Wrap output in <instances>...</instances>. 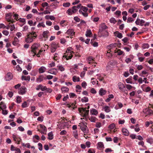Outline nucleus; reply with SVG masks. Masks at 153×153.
<instances>
[{
  "label": "nucleus",
  "mask_w": 153,
  "mask_h": 153,
  "mask_svg": "<svg viewBox=\"0 0 153 153\" xmlns=\"http://www.w3.org/2000/svg\"><path fill=\"white\" fill-rule=\"evenodd\" d=\"M82 102H86L88 101V99L87 97H84L81 100Z\"/></svg>",
  "instance_id": "obj_43"
},
{
  "label": "nucleus",
  "mask_w": 153,
  "mask_h": 153,
  "mask_svg": "<svg viewBox=\"0 0 153 153\" xmlns=\"http://www.w3.org/2000/svg\"><path fill=\"white\" fill-rule=\"evenodd\" d=\"M127 83L132 84V77L129 78L126 80Z\"/></svg>",
  "instance_id": "obj_36"
},
{
  "label": "nucleus",
  "mask_w": 153,
  "mask_h": 153,
  "mask_svg": "<svg viewBox=\"0 0 153 153\" xmlns=\"http://www.w3.org/2000/svg\"><path fill=\"white\" fill-rule=\"evenodd\" d=\"M138 144L139 145H141L142 147L144 146V142L143 141L139 142Z\"/></svg>",
  "instance_id": "obj_62"
},
{
  "label": "nucleus",
  "mask_w": 153,
  "mask_h": 153,
  "mask_svg": "<svg viewBox=\"0 0 153 153\" xmlns=\"http://www.w3.org/2000/svg\"><path fill=\"white\" fill-rule=\"evenodd\" d=\"M110 22L111 23L115 24L116 22L117 21L114 18H112L110 19Z\"/></svg>",
  "instance_id": "obj_44"
},
{
  "label": "nucleus",
  "mask_w": 153,
  "mask_h": 153,
  "mask_svg": "<svg viewBox=\"0 0 153 153\" xmlns=\"http://www.w3.org/2000/svg\"><path fill=\"white\" fill-rule=\"evenodd\" d=\"M85 35L87 37H90L91 35H92L91 31L90 30H87Z\"/></svg>",
  "instance_id": "obj_29"
},
{
  "label": "nucleus",
  "mask_w": 153,
  "mask_h": 153,
  "mask_svg": "<svg viewBox=\"0 0 153 153\" xmlns=\"http://www.w3.org/2000/svg\"><path fill=\"white\" fill-rule=\"evenodd\" d=\"M30 76H22V80H25L26 81H29L30 79Z\"/></svg>",
  "instance_id": "obj_17"
},
{
  "label": "nucleus",
  "mask_w": 153,
  "mask_h": 153,
  "mask_svg": "<svg viewBox=\"0 0 153 153\" xmlns=\"http://www.w3.org/2000/svg\"><path fill=\"white\" fill-rule=\"evenodd\" d=\"M26 88L24 86H22L20 88L19 93L21 94H23L26 92Z\"/></svg>",
  "instance_id": "obj_7"
},
{
  "label": "nucleus",
  "mask_w": 153,
  "mask_h": 153,
  "mask_svg": "<svg viewBox=\"0 0 153 153\" xmlns=\"http://www.w3.org/2000/svg\"><path fill=\"white\" fill-rule=\"evenodd\" d=\"M118 87L119 89L122 91L125 94H128L127 90L125 88L124 85L121 82H119L118 84Z\"/></svg>",
  "instance_id": "obj_2"
},
{
  "label": "nucleus",
  "mask_w": 153,
  "mask_h": 153,
  "mask_svg": "<svg viewBox=\"0 0 153 153\" xmlns=\"http://www.w3.org/2000/svg\"><path fill=\"white\" fill-rule=\"evenodd\" d=\"M46 70V68L42 66L39 69V73H42L44 72Z\"/></svg>",
  "instance_id": "obj_20"
},
{
  "label": "nucleus",
  "mask_w": 153,
  "mask_h": 153,
  "mask_svg": "<svg viewBox=\"0 0 153 153\" xmlns=\"http://www.w3.org/2000/svg\"><path fill=\"white\" fill-rule=\"evenodd\" d=\"M79 12L80 13L82 14L84 16L86 17L88 16V14L86 12H83L81 10H79Z\"/></svg>",
  "instance_id": "obj_33"
},
{
  "label": "nucleus",
  "mask_w": 153,
  "mask_h": 153,
  "mask_svg": "<svg viewBox=\"0 0 153 153\" xmlns=\"http://www.w3.org/2000/svg\"><path fill=\"white\" fill-rule=\"evenodd\" d=\"M6 20L8 22L11 21V16L10 14H7L6 15Z\"/></svg>",
  "instance_id": "obj_28"
},
{
  "label": "nucleus",
  "mask_w": 153,
  "mask_h": 153,
  "mask_svg": "<svg viewBox=\"0 0 153 153\" xmlns=\"http://www.w3.org/2000/svg\"><path fill=\"white\" fill-rule=\"evenodd\" d=\"M0 108L1 109L3 110L6 108V105L2 102L0 103Z\"/></svg>",
  "instance_id": "obj_22"
},
{
  "label": "nucleus",
  "mask_w": 153,
  "mask_h": 153,
  "mask_svg": "<svg viewBox=\"0 0 153 153\" xmlns=\"http://www.w3.org/2000/svg\"><path fill=\"white\" fill-rule=\"evenodd\" d=\"M80 10H83L84 12H86L88 10V9L87 8L85 7H83L82 6V7H81Z\"/></svg>",
  "instance_id": "obj_48"
},
{
  "label": "nucleus",
  "mask_w": 153,
  "mask_h": 153,
  "mask_svg": "<svg viewBox=\"0 0 153 153\" xmlns=\"http://www.w3.org/2000/svg\"><path fill=\"white\" fill-rule=\"evenodd\" d=\"M55 66V64L54 62H52L51 63L49 64V67L51 68Z\"/></svg>",
  "instance_id": "obj_47"
},
{
  "label": "nucleus",
  "mask_w": 153,
  "mask_h": 153,
  "mask_svg": "<svg viewBox=\"0 0 153 153\" xmlns=\"http://www.w3.org/2000/svg\"><path fill=\"white\" fill-rule=\"evenodd\" d=\"M142 47L143 49L148 48L149 47V45L148 44H144L143 45Z\"/></svg>",
  "instance_id": "obj_45"
},
{
  "label": "nucleus",
  "mask_w": 153,
  "mask_h": 153,
  "mask_svg": "<svg viewBox=\"0 0 153 153\" xmlns=\"http://www.w3.org/2000/svg\"><path fill=\"white\" fill-rule=\"evenodd\" d=\"M10 26L11 27V28H10V30L11 31L13 30L15 28V27L14 25V24L11 25H10Z\"/></svg>",
  "instance_id": "obj_61"
},
{
  "label": "nucleus",
  "mask_w": 153,
  "mask_h": 153,
  "mask_svg": "<svg viewBox=\"0 0 153 153\" xmlns=\"http://www.w3.org/2000/svg\"><path fill=\"white\" fill-rule=\"evenodd\" d=\"M97 147L98 149H100L104 147V145L102 143L100 142L97 143Z\"/></svg>",
  "instance_id": "obj_26"
},
{
  "label": "nucleus",
  "mask_w": 153,
  "mask_h": 153,
  "mask_svg": "<svg viewBox=\"0 0 153 153\" xmlns=\"http://www.w3.org/2000/svg\"><path fill=\"white\" fill-rule=\"evenodd\" d=\"M115 125L114 123L111 124L109 126V128L111 129H113L115 127Z\"/></svg>",
  "instance_id": "obj_49"
},
{
  "label": "nucleus",
  "mask_w": 153,
  "mask_h": 153,
  "mask_svg": "<svg viewBox=\"0 0 153 153\" xmlns=\"http://www.w3.org/2000/svg\"><path fill=\"white\" fill-rule=\"evenodd\" d=\"M126 88L128 90L131 89L132 88V86L129 84L126 85Z\"/></svg>",
  "instance_id": "obj_57"
},
{
  "label": "nucleus",
  "mask_w": 153,
  "mask_h": 153,
  "mask_svg": "<svg viewBox=\"0 0 153 153\" xmlns=\"http://www.w3.org/2000/svg\"><path fill=\"white\" fill-rule=\"evenodd\" d=\"M143 113L147 115H149V112L148 111V108H146L143 110Z\"/></svg>",
  "instance_id": "obj_34"
},
{
  "label": "nucleus",
  "mask_w": 153,
  "mask_h": 153,
  "mask_svg": "<svg viewBox=\"0 0 153 153\" xmlns=\"http://www.w3.org/2000/svg\"><path fill=\"white\" fill-rule=\"evenodd\" d=\"M74 19L76 22H79L80 21V19L77 16L74 17Z\"/></svg>",
  "instance_id": "obj_63"
},
{
  "label": "nucleus",
  "mask_w": 153,
  "mask_h": 153,
  "mask_svg": "<svg viewBox=\"0 0 153 153\" xmlns=\"http://www.w3.org/2000/svg\"><path fill=\"white\" fill-rule=\"evenodd\" d=\"M49 33V31L48 30L44 31L42 34L43 37L46 39H48V34Z\"/></svg>",
  "instance_id": "obj_12"
},
{
  "label": "nucleus",
  "mask_w": 153,
  "mask_h": 153,
  "mask_svg": "<svg viewBox=\"0 0 153 153\" xmlns=\"http://www.w3.org/2000/svg\"><path fill=\"white\" fill-rule=\"evenodd\" d=\"M47 89V88L45 86H43L42 85L41 90L42 91H44Z\"/></svg>",
  "instance_id": "obj_60"
},
{
  "label": "nucleus",
  "mask_w": 153,
  "mask_h": 153,
  "mask_svg": "<svg viewBox=\"0 0 153 153\" xmlns=\"http://www.w3.org/2000/svg\"><path fill=\"white\" fill-rule=\"evenodd\" d=\"M14 1L16 2H19L20 4H21L22 3H24L25 2V0H14Z\"/></svg>",
  "instance_id": "obj_59"
},
{
  "label": "nucleus",
  "mask_w": 153,
  "mask_h": 153,
  "mask_svg": "<svg viewBox=\"0 0 153 153\" xmlns=\"http://www.w3.org/2000/svg\"><path fill=\"white\" fill-rule=\"evenodd\" d=\"M103 108L104 109V111L106 113L109 112L111 111V109L108 106H105Z\"/></svg>",
  "instance_id": "obj_23"
},
{
  "label": "nucleus",
  "mask_w": 153,
  "mask_h": 153,
  "mask_svg": "<svg viewBox=\"0 0 153 153\" xmlns=\"http://www.w3.org/2000/svg\"><path fill=\"white\" fill-rule=\"evenodd\" d=\"M40 127L44 131H47V128H46V127L44 125L40 124Z\"/></svg>",
  "instance_id": "obj_52"
},
{
  "label": "nucleus",
  "mask_w": 153,
  "mask_h": 153,
  "mask_svg": "<svg viewBox=\"0 0 153 153\" xmlns=\"http://www.w3.org/2000/svg\"><path fill=\"white\" fill-rule=\"evenodd\" d=\"M26 67L27 70L30 71L32 68L31 64L30 63H29Z\"/></svg>",
  "instance_id": "obj_39"
},
{
  "label": "nucleus",
  "mask_w": 153,
  "mask_h": 153,
  "mask_svg": "<svg viewBox=\"0 0 153 153\" xmlns=\"http://www.w3.org/2000/svg\"><path fill=\"white\" fill-rule=\"evenodd\" d=\"M57 67L58 68V69L61 71H64L65 69L61 65H59L57 66Z\"/></svg>",
  "instance_id": "obj_32"
},
{
  "label": "nucleus",
  "mask_w": 153,
  "mask_h": 153,
  "mask_svg": "<svg viewBox=\"0 0 153 153\" xmlns=\"http://www.w3.org/2000/svg\"><path fill=\"white\" fill-rule=\"evenodd\" d=\"M45 18L46 19H51L52 20H54L55 17L53 16L46 15L45 16Z\"/></svg>",
  "instance_id": "obj_14"
},
{
  "label": "nucleus",
  "mask_w": 153,
  "mask_h": 153,
  "mask_svg": "<svg viewBox=\"0 0 153 153\" xmlns=\"http://www.w3.org/2000/svg\"><path fill=\"white\" fill-rule=\"evenodd\" d=\"M44 79L43 76L42 75L40 76L39 77L37 78L36 81L37 82H40L42 81Z\"/></svg>",
  "instance_id": "obj_16"
},
{
  "label": "nucleus",
  "mask_w": 153,
  "mask_h": 153,
  "mask_svg": "<svg viewBox=\"0 0 153 153\" xmlns=\"http://www.w3.org/2000/svg\"><path fill=\"white\" fill-rule=\"evenodd\" d=\"M114 52L117 53L118 55H120L123 54V52L120 50H115Z\"/></svg>",
  "instance_id": "obj_35"
},
{
  "label": "nucleus",
  "mask_w": 153,
  "mask_h": 153,
  "mask_svg": "<svg viewBox=\"0 0 153 153\" xmlns=\"http://www.w3.org/2000/svg\"><path fill=\"white\" fill-rule=\"evenodd\" d=\"M99 93L100 95L102 96L105 95L106 93V91L103 88H101L100 90Z\"/></svg>",
  "instance_id": "obj_18"
},
{
  "label": "nucleus",
  "mask_w": 153,
  "mask_h": 153,
  "mask_svg": "<svg viewBox=\"0 0 153 153\" xmlns=\"http://www.w3.org/2000/svg\"><path fill=\"white\" fill-rule=\"evenodd\" d=\"M21 102V99L20 97L18 96L16 98V102L17 103H19Z\"/></svg>",
  "instance_id": "obj_50"
},
{
  "label": "nucleus",
  "mask_w": 153,
  "mask_h": 153,
  "mask_svg": "<svg viewBox=\"0 0 153 153\" xmlns=\"http://www.w3.org/2000/svg\"><path fill=\"white\" fill-rule=\"evenodd\" d=\"M27 37L25 39V41L28 43H30L33 42L34 39L33 37H32L30 35H27Z\"/></svg>",
  "instance_id": "obj_6"
},
{
  "label": "nucleus",
  "mask_w": 153,
  "mask_h": 153,
  "mask_svg": "<svg viewBox=\"0 0 153 153\" xmlns=\"http://www.w3.org/2000/svg\"><path fill=\"white\" fill-rule=\"evenodd\" d=\"M48 139L50 140H52L53 138V134L52 132H49L48 134Z\"/></svg>",
  "instance_id": "obj_24"
},
{
  "label": "nucleus",
  "mask_w": 153,
  "mask_h": 153,
  "mask_svg": "<svg viewBox=\"0 0 153 153\" xmlns=\"http://www.w3.org/2000/svg\"><path fill=\"white\" fill-rule=\"evenodd\" d=\"M96 118L94 117H90L89 119L90 120V121L93 122H95L96 121Z\"/></svg>",
  "instance_id": "obj_40"
},
{
  "label": "nucleus",
  "mask_w": 153,
  "mask_h": 153,
  "mask_svg": "<svg viewBox=\"0 0 153 153\" xmlns=\"http://www.w3.org/2000/svg\"><path fill=\"white\" fill-rule=\"evenodd\" d=\"M61 90L62 92H66L69 91V89L67 87H63L62 88Z\"/></svg>",
  "instance_id": "obj_31"
},
{
  "label": "nucleus",
  "mask_w": 153,
  "mask_h": 153,
  "mask_svg": "<svg viewBox=\"0 0 153 153\" xmlns=\"http://www.w3.org/2000/svg\"><path fill=\"white\" fill-rule=\"evenodd\" d=\"M73 81L74 82H79L80 80V78L79 77L76 76H73L72 78Z\"/></svg>",
  "instance_id": "obj_21"
},
{
  "label": "nucleus",
  "mask_w": 153,
  "mask_h": 153,
  "mask_svg": "<svg viewBox=\"0 0 153 153\" xmlns=\"http://www.w3.org/2000/svg\"><path fill=\"white\" fill-rule=\"evenodd\" d=\"M72 49L71 48H68L67 49V51H66V53H71H71L72 52H73L72 51Z\"/></svg>",
  "instance_id": "obj_51"
},
{
  "label": "nucleus",
  "mask_w": 153,
  "mask_h": 153,
  "mask_svg": "<svg viewBox=\"0 0 153 153\" xmlns=\"http://www.w3.org/2000/svg\"><path fill=\"white\" fill-rule=\"evenodd\" d=\"M114 33H117V37L120 39L122 37V34L121 33H119L118 32H115Z\"/></svg>",
  "instance_id": "obj_37"
},
{
  "label": "nucleus",
  "mask_w": 153,
  "mask_h": 153,
  "mask_svg": "<svg viewBox=\"0 0 153 153\" xmlns=\"http://www.w3.org/2000/svg\"><path fill=\"white\" fill-rule=\"evenodd\" d=\"M146 141L147 143H149L151 144L153 143V139L152 137L147 138Z\"/></svg>",
  "instance_id": "obj_25"
},
{
  "label": "nucleus",
  "mask_w": 153,
  "mask_h": 153,
  "mask_svg": "<svg viewBox=\"0 0 153 153\" xmlns=\"http://www.w3.org/2000/svg\"><path fill=\"white\" fill-rule=\"evenodd\" d=\"M74 105H74V104H73V103H71V104H67L68 107L69 108H70L71 107L73 109H74L75 108H76V107L74 106Z\"/></svg>",
  "instance_id": "obj_38"
},
{
  "label": "nucleus",
  "mask_w": 153,
  "mask_h": 153,
  "mask_svg": "<svg viewBox=\"0 0 153 153\" xmlns=\"http://www.w3.org/2000/svg\"><path fill=\"white\" fill-rule=\"evenodd\" d=\"M122 131L123 134L126 136H128L129 134V132L128 130L125 128H123L122 129Z\"/></svg>",
  "instance_id": "obj_9"
},
{
  "label": "nucleus",
  "mask_w": 153,
  "mask_h": 153,
  "mask_svg": "<svg viewBox=\"0 0 153 153\" xmlns=\"http://www.w3.org/2000/svg\"><path fill=\"white\" fill-rule=\"evenodd\" d=\"M27 103L26 102H25L22 104V106L23 108H25L27 107Z\"/></svg>",
  "instance_id": "obj_53"
},
{
  "label": "nucleus",
  "mask_w": 153,
  "mask_h": 153,
  "mask_svg": "<svg viewBox=\"0 0 153 153\" xmlns=\"http://www.w3.org/2000/svg\"><path fill=\"white\" fill-rule=\"evenodd\" d=\"M13 78V75L10 73H8L7 74L6 76V79L7 81H9L12 79Z\"/></svg>",
  "instance_id": "obj_10"
},
{
  "label": "nucleus",
  "mask_w": 153,
  "mask_h": 153,
  "mask_svg": "<svg viewBox=\"0 0 153 153\" xmlns=\"http://www.w3.org/2000/svg\"><path fill=\"white\" fill-rule=\"evenodd\" d=\"M81 85L82 87H83L84 88H85L86 86L87 85V84L86 83V82H85V81H83L82 83L81 84Z\"/></svg>",
  "instance_id": "obj_55"
},
{
  "label": "nucleus",
  "mask_w": 153,
  "mask_h": 153,
  "mask_svg": "<svg viewBox=\"0 0 153 153\" xmlns=\"http://www.w3.org/2000/svg\"><path fill=\"white\" fill-rule=\"evenodd\" d=\"M107 28V27L105 25V24H102L100 27L99 31L102 32L103 30L106 29Z\"/></svg>",
  "instance_id": "obj_11"
},
{
  "label": "nucleus",
  "mask_w": 153,
  "mask_h": 153,
  "mask_svg": "<svg viewBox=\"0 0 153 153\" xmlns=\"http://www.w3.org/2000/svg\"><path fill=\"white\" fill-rule=\"evenodd\" d=\"M37 27H45V25L44 23L41 22L39 23L37 25Z\"/></svg>",
  "instance_id": "obj_41"
},
{
  "label": "nucleus",
  "mask_w": 153,
  "mask_h": 153,
  "mask_svg": "<svg viewBox=\"0 0 153 153\" xmlns=\"http://www.w3.org/2000/svg\"><path fill=\"white\" fill-rule=\"evenodd\" d=\"M81 7H82V5L81 4H79L77 6H74V8H75L76 9H77V10L79 9V8H81Z\"/></svg>",
  "instance_id": "obj_56"
},
{
  "label": "nucleus",
  "mask_w": 153,
  "mask_h": 153,
  "mask_svg": "<svg viewBox=\"0 0 153 153\" xmlns=\"http://www.w3.org/2000/svg\"><path fill=\"white\" fill-rule=\"evenodd\" d=\"M70 5V4L69 2L64 3L63 4V6L65 7H68Z\"/></svg>",
  "instance_id": "obj_42"
},
{
  "label": "nucleus",
  "mask_w": 153,
  "mask_h": 153,
  "mask_svg": "<svg viewBox=\"0 0 153 153\" xmlns=\"http://www.w3.org/2000/svg\"><path fill=\"white\" fill-rule=\"evenodd\" d=\"M39 45L38 44H35L32 46L31 52L34 53V54L33 55V56H34L35 55H36V51L39 50Z\"/></svg>",
  "instance_id": "obj_3"
},
{
  "label": "nucleus",
  "mask_w": 153,
  "mask_h": 153,
  "mask_svg": "<svg viewBox=\"0 0 153 153\" xmlns=\"http://www.w3.org/2000/svg\"><path fill=\"white\" fill-rule=\"evenodd\" d=\"M67 33L70 35L73 36L74 34V30L72 29H69L67 31Z\"/></svg>",
  "instance_id": "obj_15"
},
{
  "label": "nucleus",
  "mask_w": 153,
  "mask_h": 153,
  "mask_svg": "<svg viewBox=\"0 0 153 153\" xmlns=\"http://www.w3.org/2000/svg\"><path fill=\"white\" fill-rule=\"evenodd\" d=\"M38 146L39 147V149L40 151H42V145L41 143H39L38 144Z\"/></svg>",
  "instance_id": "obj_64"
},
{
  "label": "nucleus",
  "mask_w": 153,
  "mask_h": 153,
  "mask_svg": "<svg viewBox=\"0 0 153 153\" xmlns=\"http://www.w3.org/2000/svg\"><path fill=\"white\" fill-rule=\"evenodd\" d=\"M97 76H98V77L97 78V79L100 81H102L104 79V78L103 77H101V76L100 74H97L96 75Z\"/></svg>",
  "instance_id": "obj_46"
},
{
  "label": "nucleus",
  "mask_w": 153,
  "mask_h": 153,
  "mask_svg": "<svg viewBox=\"0 0 153 153\" xmlns=\"http://www.w3.org/2000/svg\"><path fill=\"white\" fill-rule=\"evenodd\" d=\"M79 110L80 113H82L83 112H84L83 114L84 117H86L87 116L89 112V110H86L85 108H82L81 109L79 108Z\"/></svg>",
  "instance_id": "obj_4"
},
{
  "label": "nucleus",
  "mask_w": 153,
  "mask_h": 153,
  "mask_svg": "<svg viewBox=\"0 0 153 153\" xmlns=\"http://www.w3.org/2000/svg\"><path fill=\"white\" fill-rule=\"evenodd\" d=\"M86 124V123H79V126L80 127V129L83 133L87 134L88 133V129Z\"/></svg>",
  "instance_id": "obj_1"
},
{
  "label": "nucleus",
  "mask_w": 153,
  "mask_h": 153,
  "mask_svg": "<svg viewBox=\"0 0 153 153\" xmlns=\"http://www.w3.org/2000/svg\"><path fill=\"white\" fill-rule=\"evenodd\" d=\"M57 44L55 42H53L51 45V51L52 53L55 52L58 47Z\"/></svg>",
  "instance_id": "obj_5"
},
{
  "label": "nucleus",
  "mask_w": 153,
  "mask_h": 153,
  "mask_svg": "<svg viewBox=\"0 0 153 153\" xmlns=\"http://www.w3.org/2000/svg\"><path fill=\"white\" fill-rule=\"evenodd\" d=\"M117 45V43H114L112 44H110L108 47V49H109L110 50L111 48L115 47Z\"/></svg>",
  "instance_id": "obj_27"
},
{
  "label": "nucleus",
  "mask_w": 153,
  "mask_h": 153,
  "mask_svg": "<svg viewBox=\"0 0 153 153\" xmlns=\"http://www.w3.org/2000/svg\"><path fill=\"white\" fill-rule=\"evenodd\" d=\"M48 72L52 74L56 75L58 73V71L56 69L52 68L49 70Z\"/></svg>",
  "instance_id": "obj_8"
},
{
  "label": "nucleus",
  "mask_w": 153,
  "mask_h": 153,
  "mask_svg": "<svg viewBox=\"0 0 153 153\" xmlns=\"http://www.w3.org/2000/svg\"><path fill=\"white\" fill-rule=\"evenodd\" d=\"M134 19L131 17H129L127 19V22L130 23L134 21Z\"/></svg>",
  "instance_id": "obj_58"
},
{
  "label": "nucleus",
  "mask_w": 153,
  "mask_h": 153,
  "mask_svg": "<svg viewBox=\"0 0 153 153\" xmlns=\"http://www.w3.org/2000/svg\"><path fill=\"white\" fill-rule=\"evenodd\" d=\"M28 35H30V36L33 37L34 39L36 38L37 36V35H36V33L34 32H29Z\"/></svg>",
  "instance_id": "obj_13"
},
{
  "label": "nucleus",
  "mask_w": 153,
  "mask_h": 153,
  "mask_svg": "<svg viewBox=\"0 0 153 153\" xmlns=\"http://www.w3.org/2000/svg\"><path fill=\"white\" fill-rule=\"evenodd\" d=\"M90 112L93 115H97V114L98 112L95 109H93L92 110L90 111Z\"/></svg>",
  "instance_id": "obj_30"
},
{
  "label": "nucleus",
  "mask_w": 153,
  "mask_h": 153,
  "mask_svg": "<svg viewBox=\"0 0 153 153\" xmlns=\"http://www.w3.org/2000/svg\"><path fill=\"white\" fill-rule=\"evenodd\" d=\"M3 33L5 36H7L9 33V32L7 30H3L2 31Z\"/></svg>",
  "instance_id": "obj_54"
},
{
  "label": "nucleus",
  "mask_w": 153,
  "mask_h": 153,
  "mask_svg": "<svg viewBox=\"0 0 153 153\" xmlns=\"http://www.w3.org/2000/svg\"><path fill=\"white\" fill-rule=\"evenodd\" d=\"M69 15H71L73 14H74L75 13L74 11H73V10L71 8L69 9L66 12Z\"/></svg>",
  "instance_id": "obj_19"
}]
</instances>
